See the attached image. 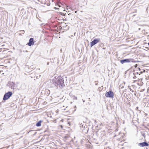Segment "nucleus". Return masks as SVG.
<instances>
[{
	"mask_svg": "<svg viewBox=\"0 0 149 149\" xmlns=\"http://www.w3.org/2000/svg\"><path fill=\"white\" fill-rule=\"evenodd\" d=\"M55 8V9H58V8H56V7H55V8Z\"/></svg>",
	"mask_w": 149,
	"mask_h": 149,
	"instance_id": "nucleus-24",
	"label": "nucleus"
},
{
	"mask_svg": "<svg viewBox=\"0 0 149 149\" xmlns=\"http://www.w3.org/2000/svg\"><path fill=\"white\" fill-rule=\"evenodd\" d=\"M148 45L149 46V42H148Z\"/></svg>",
	"mask_w": 149,
	"mask_h": 149,
	"instance_id": "nucleus-28",
	"label": "nucleus"
},
{
	"mask_svg": "<svg viewBox=\"0 0 149 149\" xmlns=\"http://www.w3.org/2000/svg\"><path fill=\"white\" fill-rule=\"evenodd\" d=\"M146 149H148V148H146Z\"/></svg>",
	"mask_w": 149,
	"mask_h": 149,
	"instance_id": "nucleus-31",
	"label": "nucleus"
},
{
	"mask_svg": "<svg viewBox=\"0 0 149 149\" xmlns=\"http://www.w3.org/2000/svg\"><path fill=\"white\" fill-rule=\"evenodd\" d=\"M148 89L149 90V87L148 88Z\"/></svg>",
	"mask_w": 149,
	"mask_h": 149,
	"instance_id": "nucleus-30",
	"label": "nucleus"
},
{
	"mask_svg": "<svg viewBox=\"0 0 149 149\" xmlns=\"http://www.w3.org/2000/svg\"><path fill=\"white\" fill-rule=\"evenodd\" d=\"M36 132H35V133H34V134H36Z\"/></svg>",
	"mask_w": 149,
	"mask_h": 149,
	"instance_id": "nucleus-27",
	"label": "nucleus"
},
{
	"mask_svg": "<svg viewBox=\"0 0 149 149\" xmlns=\"http://www.w3.org/2000/svg\"><path fill=\"white\" fill-rule=\"evenodd\" d=\"M83 102H84V100H83Z\"/></svg>",
	"mask_w": 149,
	"mask_h": 149,
	"instance_id": "nucleus-29",
	"label": "nucleus"
},
{
	"mask_svg": "<svg viewBox=\"0 0 149 149\" xmlns=\"http://www.w3.org/2000/svg\"><path fill=\"white\" fill-rule=\"evenodd\" d=\"M120 61L122 64H123L125 63L136 62V61H134L133 59L131 58H127L121 60H120Z\"/></svg>",
	"mask_w": 149,
	"mask_h": 149,
	"instance_id": "nucleus-3",
	"label": "nucleus"
},
{
	"mask_svg": "<svg viewBox=\"0 0 149 149\" xmlns=\"http://www.w3.org/2000/svg\"><path fill=\"white\" fill-rule=\"evenodd\" d=\"M105 96L107 97L112 98L113 97L114 93L112 91H109L106 93Z\"/></svg>",
	"mask_w": 149,
	"mask_h": 149,
	"instance_id": "nucleus-4",
	"label": "nucleus"
},
{
	"mask_svg": "<svg viewBox=\"0 0 149 149\" xmlns=\"http://www.w3.org/2000/svg\"><path fill=\"white\" fill-rule=\"evenodd\" d=\"M60 14L61 15H65L64 14V13H61V12H60Z\"/></svg>",
	"mask_w": 149,
	"mask_h": 149,
	"instance_id": "nucleus-11",
	"label": "nucleus"
},
{
	"mask_svg": "<svg viewBox=\"0 0 149 149\" xmlns=\"http://www.w3.org/2000/svg\"><path fill=\"white\" fill-rule=\"evenodd\" d=\"M82 127L83 128H85V127L84 126L83 127V125H82Z\"/></svg>",
	"mask_w": 149,
	"mask_h": 149,
	"instance_id": "nucleus-22",
	"label": "nucleus"
},
{
	"mask_svg": "<svg viewBox=\"0 0 149 149\" xmlns=\"http://www.w3.org/2000/svg\"><path fill=\"white\" fill-rule=\"evenodd\" d=\"M139 73V72H134L133 73V75H137Z\"/></svg>",
	"mask_w": 149,
	"mask_h": 149,
	"instance_id": "nucleus-10",
	"label": "nucleus"
},
{
	"mask_svg": "<svg viewBox=\"0 0 149 149\" xmlns=\"http://www.w3.org/2000/svg\"><path fill=\"white\" fill-rule=\"evenodd\" d=\"M138 109H139V107H136V110H138Z\"/></svg>",
	"mask_w": 149,
	"mask_h": 149,
	"instance_id": "nucleus-19",
	"label": "nucleus"
},
{
	"mask_svg": "<svg viewBox=\"0 0 149 149\" xmlns=\"http://www.w3.org/2000/svg\"><path fill=\"white\" fill-rule=\"evenodd\" d=\"M34 42L33 40V38H31L29 40V42L27 44V45H28L29 46H31L32 45L34 44Z\"/></svg>",
	"mask_w": 149,
	"mask_h": 149,
	"instance_id": "nucleus-8",
	"label": "nucleus"
},
{
	"mask_svg": "<svg viewBox=\"0 0 149 149\" xmlns=\"http://www.w3.org/2000/svg\"><path fill=\"white\" fill-rule=\"evenodd\" d=\"M143 70V71H142L143 72H143H145V70Z\"/></svg>",
	"mask_w": 149,
	"mask_h": 149,
	"instance_id": "nucleus-20",
	"label": "nucleus"
},
{
	"mask_svg": "<svg viewBox=\"0 0 149 149\" xmlns=\"http://www.w3.org/2000/svg\"><path fill=\"white\" fill-rule=\"evenodd\" d=\"M60 126H61V128H63V126H62V125H61Z\"/></svg>",
	"mask_w": 149,
	"mask_h": 149,
	"instance_id": "nucleus-21",
	"label": "nucleus"
},
{
	"mask_svg": "<svg viewBox=\"0 0 149 149\" xmlns=\"http://www.w3.org/2000/svg\"><path fill=\"white\" fill-rule=\"evenodd\" d=\"M12 93L11 91H8L4 95L3 100H6L8 99L12 95Z\"/></svg>",
	"mask_w": 149,
	"mask_h": 149,
	"instance_id": "nucleus-2",
	"label": "nucleus"
},
{
	"mask_svg": "<svg viewBox=\"0 0 149 149\" xmlns=\"http://www.w3.org/2000/svg\"><path fill=\"white\" fill-rule=\"evenodd\" d=\"M100 40V39H94L91 42V47H92L94 45L96 44Z\"/></svg>",
	"mask_w": 149,
	"mask_h": 149,
	"instance_id": "nucleus-5",
	"label": "nucleus"
},
{
	"mask_svg": "<svg viewBox=\"0 0 149 149\" xmlns=\"http://www.w3.org/2000/svg\"><path fill=\"white\" fill-rule=\"evenodd\" d=\"M8 86L11 89H14L15 84L13 82H9L7 84Z\"/></svg>",
	"mask_w": 149,
	"mask_h": 149,
	"instance_id": "nucleus-6",
	"label": "nucleus"
},
{
	"mask_svg": "<svg viewBox=\"0 0 149 149\" xmlns=\"http://www.w3.org/2000/svg\"><path fill=\"white\" fill-rule=\"evenodd\" d=\"M139 73H140V74H142L143 73V72L142 71H140L139 72Z\"/></svg>",
	"mask_w": 149,
	"mask_h": 149,
	"instance_id": "nucleus-18",
	"label": "nucleus"
},
{
	"mask_svg": "<svg viewBox=\"0 0 149 149\" xmlns=\"http://www.w3.org/2000/svg\"><path fill=\"white\" fill-rule=\"evenodd\" d=\"M138 145L139 146L143 147L145 146H149V145L147 142H144L139 143Z\"/></svg>",
	"mask_w": 149,
	"mask_h": 149,
	"instance_id": "nucleus-7",
	"label": "nucleus"
},
{
	"mask_svg": "<svg viewBox=\"0 0 149 149\" xmlns=\"http://www.w3.org/2000/svg\"><path fill=\"white\" fill-rule=\"evenodd\" d=\"M76 106H75V108H76Z\"/></svg>",
	"mask_w": 149,
	"mask_h": 149,
	"instance_id": "nucleus-32",
	"label": "nucleus"
},
{
	"mask_svg": "<svg viewBox=\"0 0 149 149\" xmlns=\"http://www.w3.org/2000/svg\"><path fill=\"white\" fill-rule=\"evenodd\" d=\"M50 86L52 87H56L61 88L65 86L64 80L63 78L52 79L50 81Z\"/></svg>",
	"mask_w": 149,
	"mask_h": 149,
	"instance_id": "nucleus-1",
	"label": "nucleus"
},
{
	"mask_svg": "<svg viewBox=\"0 0 149 149\" xmlns=\"http://www.w3.org/2000/svg\"><path fill=\"white\" fill-rule=\"evenodd\" d=\"M3 114L2 112L0 111V117L2 116Z\"/></svg>",
	"mask_w": 149,
	"mask_h": 149,
	"instance_id": "nucleus-13",
	"label": "nucleus"
},
{
	"mask_svg": "<svg viewBox=\"0 0 149 149\" xmlns=\"http://www.w3.org/2000/svg\"><path fill=\"white\" fill-rule=\"evenodd\" d=\"M34 132V130H30V131H29L28 132V133H29V132Z\"/></svg>",
	"mask_w": 149,
	"mask_h": 149,
	"instance_id": "nucleus-14",
	"label": "nucleus"
},
{
	"mask_svg": "<svg viewBox=\"0 0 149 149\" xmlns=\"http://www.w3.org/2000/svg\"><path fill=\"white\" fill-rule=\"evenodd\" d=\"M74 99H76V100H77V97H74Z\"/></svg>",
	"mask_w": 149,
	"mask_h": 149,
	"instance_id": "nucleus-17",
	"label": "nucleus"
},
{
	"mask_svg": "<svg viewBox=\"0 0 149 149\" xmlns=\"http://www.w3.org/2000/svg\"><path fill=\"white\" fill-rule=\"evenodd\" d=\"M145 90L144 89H142L140 91V92H143Z\"/></svg>",
	"mask_w": 149,
	"mask_h": 149,
	"instance_id": "nucleus-15",
	"label": "nucleus"
},
{
	"mask_svg": "<svg viewBox=\"0 0 149 149\" xmlns=\"http://www.w3.org/2000/svg\"><path fill=\"white\" fill-rule=\"evenodd\" d=\"M15 134H16L17 135L18 134H17V133H15Z\"/></svg>",
	"mask_w": 149,
	"mask_h": 149,
	"instance_id": "nucleus-26",
	"label": "nucleus"
},
{
	"mask_svg": "<svg viewBox=\"0 0 149 149\" xmlns=\"http://www.w3.org/2000/svg\"><path fill=\"white\" fill-rule=\"evenodd\" d=\"M138 66V65L137 64H136L134 65V66H135V68H136Z\"/></svg>",
	"mask_w": 149,
	"mask_h": 149,
	"instance_id": "nucleus-16",
	"label": "nucleus"
},
{
	"mask_svg": "<svg viewBox=\"0 0 149 149\" xmlns=\"http://www.w3.org/2000/svg\"><path fill=\"white\" fill-rule=\"evenodd\" d=\"M49 62H47V65H48L49 64Z\"/></svg>",
	"mask_w": 149,
	"mask_h": 149,
	"instance_id": "nucleus-25",
	"label": "nucleus"
},
{
	"mask_svg": "<svg viewBox=\"0 0 149 149\" xmlns=\"http://www.w3.org/2000/svg\"><path fill=\"white\" fill-rule=\"evenodd\" d=\"M81 144L82 143V142H83V141L82 140H81Z\"/></svg>",
	"mask_w": 149,
	"mask_h": 149,
	"instance_id": "nucleus-23",
	"label": "nucleus"
},
{
	"mask_svg": "<svg viewBox=\"0 0 149 149\" xmlns=\"http://www.w3.org/2000/svg\"><path fill=\"white\" fill-rule=\"evenodd\" d=\"M134 75V76L133 77V79H136V75Z\"/></svg>",
	"mask_w": 149,
	"mask_h": 149,
	"instance_id": "nucleus-12",
	"label": "nucleus"
},
{
	"mask_svg": "<svg viewBox=\"0 0 149 149\" xmlns=\"http://www.w3.org/2000/svg\"><path fill=\"white\" fill-rule=\"evenodd\" d=\"M42 122V121L40 120L36 124V126L37 127H39L41 125V123Z\"/></svg>",
	"mask_w": 149,
	"mask_h": 149,
	"instance_id": "nucleus-9",
	"label": "nucleus"
}]
</instances>
